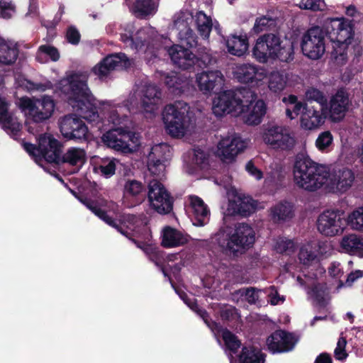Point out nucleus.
Here are the masks:
<instances>
[{"label":"nucleus","mask_w":363,"mask_h":363,"mask_svg":"<svg viewBox=\"0 0 363 363\" xmlns=\"http://www.w3.org/2000/svg\"><path fill=\"white\" fill-rule=\"evenodd\" d=\"M189 240V237L182 232L167 226L162 230V245L164 247H177L184 245Z\"/></svg>","instance_id":"obj_33"},{"label":"nucleus","mask_w":363,"mask_h":363,"mask_svg":"<svg viewBox=\"0 0 363 363\" xmlns=\"http://www.w3.org/2000/svg\"><path fill=\"white\" fill-rule=\"evenodd\" d=\"M18 106L25 116L35 123H42L51 118L55 107L54 100L48 96L41 98L22 97Z\"/></svg>","instance_id":"obj_8"},{"label":"nucleus","mask_w":363,"mask_h":363,"mask_svg":"<svg viewBox=\"0 0 363 363\" xmlns=\"http://www.w3.org/2000/svg\"><path fill=\"white\" fill-rule=\"evenodd\" d=\"M342 252L363 257V236L350 233L341 238L339 242Z\"/></svg>","instance_id":"obj_31"},{"label":"nucleus","mask_w":363,"mask_h":363,"mask_svg":"<svg viewBox=\"0 0 363 363\" xmlns=\"http://www.w3.org/2000/svg\"><path fill=\"white\" fill-rule=\"evenodd\" d=\"M347 341L345 337H340L337 341L336 348L335 349L334 354L337 359L342 360L345 359L347 354L345 352V347Z\"/></svg>","instance_id":"obj_63"},{"label":"nucleus","mask_w":363,"mask_h":363,"mask_svg":"<svg viewBox=\"0 0 363 363\" xmlns=\"http://www.w3.org/2000/svg\"><path fill=\"white\" fill-rule=\"evenodd\" d=\"M323 108L318 109L314 106L309 104L305 108L300 117L301 127L307 130H312L320 126L325 120V116L320 111Z\"/></svg>","instance_id":"obj_30"},{"label":"nucleus","mask_w":363,"mask_h":363,"mask_svg":"<svg viewBox=\"0 0 363 363\" xmlns=\"http://www.w3.org/2000/svg\"><path fill=\"white\" fill-rule=\"evenodd\" d=\"M171 156V147L166 143L154 145L147 155L149 172L157 177L164 176L166 163Z\"/></svg>","instance_id":"obj_22"},{"label":"nucleus","mask_w":363,"mask_h":363,"mask_svg":"<svg viewBox=\"0 0 363 363\" xmlns=\"http://www.w3.org/2000/svg\"><path fill=\"white\" fill-rule=\"evenodd\" d=\"M140 105L147 112H152L157 108L161 101V91L154 84H145L139 88Z\"/></svg>","instance_id":"obj_28"},{"label":"nucleus","mask_w":363,"mask_h":363,"mask_svg":"<svg viewBox=\"0 0 363 363\" xmlns=\"http://www.w3.org/2000/svg\"><path fill=\"white\" fill-rule=\"evenodd\" d=\"M272 22V19L265 16L259 18L256 20L253 29L255 33H260L270 26Z\"/></svg>","instance_id":"obj_64"},{"label":"nucleus","mask_w":363,"mask_h":363,"mask_svg":"<svg viewBox=\"0 0 363 363\" xmlns=\"http://www.w3.org/2000/svg\"><path fill=\"white\" fill-rule=\"evenodd\" d=\"M274 248L278 253L289 255L294 251L295 245L291 240L280 238L276 240Z\"/></svg>","instance_id":"obj_52"},{"label":"nucleus","mask_w":363,"mask_h":363,"mask_svg":"<svg viewBox=\"0 0 363 363\" xmlns=\"http://www.w3.org/2000/svg\"><path fill=\"white\" fill-rule=\"evenodd\" d=\"M139 103L140 104V94L138 88L130 94L128 99L125 101V106L128 111H130L137 107Z\"/></svg>","instance_id":"obj_62"},{"label":"nucleus","mask_w":363,"mask_h":363,"mask_svg":"<svg viewBox=\"0 0 363 363\" xmlns=\"http://www.w3.org/2000/svg\"><path fill=\"white\" fill-rule=\"evenodd\" d=\"M1 127L11 137L16 138L21 131L22 125L11 113H7L0 118Z\"/></svg>","instance_id":"obj_40"},{"label":"nucleus","mask_w":363,"mask_h":363,"mask_svg":"<svg viewBox=\"0 0 363 363\" xmlns=\"http://www.w3.org/2000/svg\"><path fill=\"white\" fill-rule=\"evenodd\" d=\"M125 137L123 135V128L111 129L104 133L101 138L103 143L110 148L124 153L135 152V144L133 140L130 143H125L123 140Z\"/></svg>","instance_id":"obj_25"},{"label":"nucleus","mask_w":363,"mask_h":363,"mask_svg":"<svg viewBox=\"0 0 363 363\" xmlns=\"http://www.w3.org/2000/svg\"><path fill=\"white\" fill-rule=\"evenodd\" d=\"M261 138L265 145L274 150H289L296 145L294 135L284 127L277 125H264Z\"/></svg>","instance_id":"obj_11"},{"label":"nucleus","mask_w":363,"mask_h":363,"mask_svg":"<svg viewBox=\"0 0 363 363\" xmlns=\"http://www.w3.org/2000/svg\"><path fill=\"white\" fill-rule=\"evenodd\" d=\"M325 31L333 43L332 58L337 65H344L347 60V47L354 35L352 21L345 18L330 19L325 23Z\"/></svg>","instance_id":"obj_3"},{"label":"nucleus","mask_w":363,"mask_h":363,"mask_svg":"<svg viewBox=\"0 0 363 363\" xmlns=\"http://www.w3.org/2000/svg\"><path fill=\"white\" fill-rule=\"evenodd\" d=\"M242 91L235 92L233 91H225L218 94L213 102V112L217 116H222L225 114L232 113L234 116H240L242 111Z\"/></svg>","instance_id":"obj_15"},{"label":"nucleus","mask_w":363,"mask_h":363,"mask_svg":"<svg viewBox=\"0 0 363 363\" xmlns=\"http://www.w3.org/2000/svg\"><path fill=\"white\" fill-rule=\"evenodd\" d=\"M62 161L72 166L82 167L86 161V152L82 148L70 147L63 155Z\"/></svg>","instance_id":"obj_44"},{"label":"nucleus","mask_w":363,"mask_h":363,"mask_svg":"<svg viewBox=\"0 0 363 363\" xmlns=\"http://www.w3.org/2000/svg\"><path fill=\"white\" fill-rule=\"evenodd\" d=\"M233 74L241 83L259 86L263 84L267 78V70L253 63H240L235 66Z\"/></svg>","instance_id":"obj_17"},{"label":"nucleus","mask_w":363,"mask_h":363,"mask_svg":"<svg viewBox=\"0 0 363 363\" xmlns=\"http://www.w3.org/2000/svg\"><path fill=\"white\" fill-rule=\"evenodd\" d=\"M161 79L164 80L169 90L174 94H180L184 91L189 82L186 77L176 73L159 72Z\"/></svg>","instance_id":"obj_35"},{"label":"nucleus","mask_w":363,"mask_h":363,"mask_svg":"<svg viewBox=\"0 0 363 363\" xmlns=\"http://www.w3.org/2000/svg\"><path fill=\"white\" fill-rule=\"evenodd\" d=\"M238 200V192L236 191H233L232 194H229L226 208L223 211L224 219L227 216H239V213L247 212L246 209L244 208L240 211Z\"/></svg>","instance_id":"obj_49"},{"label":"nucleus","mask_w":363,"mask_h":363,"mask_svg":"<svg viewBox=\"0 0 363 363\" xmlns=\"http://www.w3.org/2000/svg\"><path fill=\"white\" fill-rule=\"evenodd\" d=\"M226 46L230 54L240 57L248 50V39L245 35H231L226 40Z\"/></svg>","instance_id":"obj_36"},{"label":"nucleus","mask_w":363,"mask_h":363,"mask_svg":"<svg viewBox=\"0 0 363 363\" xmlns=\"http://www.w3.org/2000/svg\"><path fill=\"white\" fill-rule=\"evenodd\" d=\"M16 12V6L11 0H0V13L4 18H11Z\"/></svg>","instance_id":"obj_57"},{"label":"nucleus","mask_w":363,"mask_h":363,"mask_svg":"<svg viewBox=\"0 0 363 363\" xmlns=\"http://www.w3.org/2000/svg\"><path fill=\"white\" fill-rule=\"evenodd\" d=\"M294 181L300 189L315 191L323 187L327 167L313 162L308 157L298 155L294 165Z\"/></svg>","instance_id":"obj_2"},{"label":"nucleus","mask_w":363,"mask_h":363,"mask_svg":"<svg viewBox=\"0 0 363 363\" xmlns=\"http://www.w3.org/2000/svg\"><path fill=\"white\" fill-rule=\"evenodd\" d=\"M343 213L339 210H326L320 213L317 220V229L327 237H334L343 233L346 226Z\"/></svg>","instance_id":"obj_16"},{"label":"nucleus","mask_w":363,"mask_h":363,"mask_svg":"<svg viewBox=\"0 0 363 363\" xmlns=\"http://www.w3.org/2000/svg\"><path fill=\"white\" fill-rule=\"evenodd\" d=\"M292 76L283 71H272L269 74L268 88L274 93H280L286 87L291 86L290 79Z\"/></svg>","instance_id":"obj_34"},{"label":"nucleus","mask_w":363,"mask_h":363,"mask_svg":"<svg viewBox=\"0 0 363 363\" xmlns=\"http://www.w3.org/2000/svg\"><path fill=\"white\" fill-rule=\"evenodd\" d=\"M222 337L223 340L225 344L226 347L232 351L235 352L237 349H238L240 346V342L237 339V337L232 334L228 330H222Z\"/></svg>","instance_id":"obj_55"},{"label":"nucleus","mask_w":363,"mask_h":363,"mask_svg":"<svg viewBox=\"0 0 363 363\" xmlns=\"http://www.w3.org/2000/svg\"><path fill=\"white\" fill-rule=\"evenodd\" d=\"M313 247L310 242L303 245L300 249L298 259L300 262L306 267H309L318 262L315 251Z\"/></svg>","instance_id":"obj_46"},{"label":"nucleus","mask_w":363,"mask_h":363,"mask_svg":"<svg viewBox=\"0 0 363 363\" xmlns=\"http://www.w3.org/2000/svg\"><path fill=\"white\" fill-rule=\"evenodd\" d=\"M306 96L308 100L318 102L321 107L326 103V99L324 94L317 89L311 88L308 89L306 92Z\"/></svg>","instance_id":"obj_60"},{"label":"nucleus","mask_w":363,"mask_h":363,"mask_svg":"<svg viewBox=\"0 0 363 363\" xmlns=\"http://www.w3.org/2000/svg\"><path fill=\"white\" fill-rule=\"evenodd\" d=\"M269 297V302L273 305L282 303L285 301V297L280 295L274 286L269 287L267 291Z\"/></svg>","instance_id":"obj_61"},{"label":"nucleus","mask_w":363,"mask_h":363,"mask_svg":"<svg viewBox=\"0 0 363 363\" xmlns=\"http://www.w3.org/2000/svg\"><path fill=\"white\" fill-rule=\"evenodd\" d=\"M247 145V140L238 135H228L218 143L216 154L223 163L231 164L246 149Z\"/></svg>","instance_id":"obj_14"},{"label":"nucleus","mask_w":363,"mask_h":363,"mask_svg":"<svg viewBox=\"0 0 363 363\" xmlns=\"http://www.w3.org/2000/svg\"><path fill=\"white\" fill-rule=\"evenodd\" d=\"M95 169L105 177H110L115 174L116 162L113 159H104Z\"/></svg>","instance_id":"obj_51"},{"label":"nucleus","mask_w":363,"mask_h":363,"mask_svg":"<svg viewBox=\"0 0 363 363\" xmlns=\"http://www.w3.org/2000/svg\"><path fill=\"white\" fill-rule=\"evenodd\" d=\"M282 101L286 104V115L290 119L296 118L298 115H301L305 111V108L309 104H306L298 101L294 95H289L284 97Z\"/></svg>","instance_id":"obj_39"},{"label":"nucleus","mask_w":363,"mask_h":363,"mask_svg":"<svg viewBox=\"0 0 363 363\" xmlns=\"http://www.w3.org/2000/svg\"><path fill=\"white\" fill-rule=\"evenodd\" d=\"M212 239L223 250L235 252L251 246L255 240V233L250 225L241 223L235 225L233 233L230 234L227 227L221 228Z\"/></svg>","instance_id":"obj_7"},{"label":"nucleus","mask_w":363,"mask_h":363,"mask_svg":"<svg viewBox=\"0 0 363 363\" xmlns=\"http://www.w3.org/2000/svg\"><path fill=\"white\" fill-rule=\"evenodd\" d=\"M192 20L191 13L187 11H180L176 13L172 18V27L177 31L178 38L190 48L197 45L196 36L190 28Z\"/></svg>","instance_id":"obj_21"},{"label":"nucleus","mask_w":363,"mask_h":363,"mask_svg":"<svg viewBox=\"0 0 363 363\" xmlns=\"http://www.w3.org/2000/svg\"><path fill=\"white\" fill-rule=\"evenodd\" d=\"M252 55L261 63L275 59L289 62L293 59L294 47L291 42H283L277 35L269 33L257 38L252 50Z\"/></svg>","instance_id":"obj_4"},{"label":"nucleus","mask_w":363,"mask_h":363,"mask_svg":"<svg viewBox=\"0 0 363 363\" xmlns=\"http://www.w3.org/2000/svg\"><path fill=\"white\" fill-rule=\"evenodd\" d=\"M157 9L156 0H136L133 11L135 15L140 17H145L154 15Z\"/></svg>","instance_id":"obj_43"},{"label":"nucleus","mask_w":363,"mask_h":363,"mask_svg":"<svg viewBox=\"0 0 363 363\" xmlns=\"http://www.w3.org/2000/svg\"><path fill=\"white\" fill-rule=\"evenodd\" d=\"M143 190V185L137 180H128L124 185V194L126 196H137Z\"/></svg>","instance_id":"obj_53"},{"label":"nucleus","mask_w":363,"mask_h":363,"mask_svg":"<svg viewBox=\"0 0 363 363\" xmlns=\"http://www.w3.org/2000/svg\"><path fill=\"white\" fill-rule=\"evenodd\" d=\"M121 40L127 47L143 52L149 55H155V50L161 46V40H167V38L159 35L152 26H145L135 32V26L128 24L121 34Z\"/></svg>","instance_id":"obj_5"},{"label":"nucleus","mask_w":363,"mask_h":363,"mask_svg":"<svg viewBox=\"0 0 363 363\" xmlns=\"http://www.w3.org/2000/svg\"><path fill=\"white\" fill-rule=\"evenodd\" d=\"M313 248L315 251L317 258L319 260L321 257L327 256L330 253L331 245L327 242L312 241Z\"/></svg>","instance_id":"obj_56"},{"label":"nucleus","mask_w":363,"mask_h":363,"mask_svg":"<svg viewBox=\"0 0 363 363\" xmlns=\"http://www.w3.org/2000/svg\"><path fill=\"white\" fill-rule=\"evenodd\" d=\"M191 160L194 164L203 169L208 164L209 154L205 148L195 147L191 151Z\"/></svg>","instance_id":"obj_50"},{"label":"nucleus","mask_w":363,"mask_h":363,"mask_svg":"<svg viewBox=\"0 0 363 363\" xmlns=\"http://www.w3.org/2000/svg\"><path fill=\"white\" fill-rule=\"evenodd\" d=\"M59 126L62 135L67 139L86 140L90 137L85 123L74 114L61 118L59 120Z\"/></svg>","instance_id":"obj_19"},{"label":"nucleus","mask_w":363,"mask_h":363,"mask_svg":"<svg viewBox=\"0 0 363 363\" xmlns=\"http://www.w3.org/2000/svg\"><path fill=\"white\" fill-rule=\"evenodd\" d=\"M242 116L243 121L250 125L259 124L266 113L267 106L262 99H257V94L250 89H243L242 95Z\"/></svg>","instance_id":"obj_12"},{"label":"nucleus","mask_w":363,"mask_h":363,"mask_svg":"<svg viewBox=\"0 0 363 363\" xmlns=\"http://www.w3.org/2000/svg\"><path fill=\"white\" fill-rule=\"evenodd\" d=\"M132 61L123 53H116L107 56L92 68V72L100 79H103L113 70L118 68H127Z\"/></svg>","instance_id":"obj_23"},{"label":"nucleus","mask_w":363,"mask_h":363,"mask_svg":"<svg viewBox=\"0 0 363 363\" xmlns=\"http://www.w3.org/2000/svg\"><path fill=\"white\" fill-rule=\"evenodd\" d=\"M295 342L293 335L282 330L275 331L266 340L268 349L273 353L290 351L294 348Z\"/></svg>","instance_id":"obj_26"},{"label":"nucleus","mask_w":363,"mask_h":363,"mask_svg":"<svg viewBox=\"0 0 363 363\" xmlns=\"http://www.w3.org/2000/svg\"><path fill=\"white\" fill-rule=\"evenodd\" d=\"M22 146L38 163L42 158L50 163L57 162L60 159V143L50 134H44L39 137L38 147L26 142L22 143Z\"/></svg>","instance_id":"obj_10"},{"label":"nucleus","mask_w":363,"mask_h":363,"mask_svg":"<svg viewBox=\"0 0 363 363\" xmlns=\"http://www.w3.org/2000/svg\"><path fill=\"white\" fill-rule=\"evenodd\" d=\"M60 58L58 50L50 45H43L39 47L36 53V59L41 63H45L49 60L57 61Z\"/></svg>","instance_id":"obj_48"},{"label":"nucleus","mask_w":363,"mask_h":363,"mask_svg":"<svg viewBox=\"0 0 363 363\" xmlns=\"http://www.w3.org/2000/svg\"><path fill=\"white\" fill-rule=\"evenodd\" d=\"M189 108L184 101H177L164 108L162 119L164 128L171 136L179 138L191 132L194 123L189 114Z\"/></svg>","instance_id":"obj_6"},{"label":"nucleus","mask_w":363,"mask_h":363,"mask_svg":"<svg viewBox=\"0 0 363 363\" xmlns=\"http://www.w3.org/2000/svg\"><path fill=\"white\" fill-rule=\"evenodd\" d=\"M223 76L218 70L202 72L196 75L199 90L205 94L211 93L216 86L223 84Z\"/></svg>","instance_id":"obj_29"},{"label":"nucleus","mask_w":363,"mask_h":363,"mask_svg":"<svg viewBox=\"0 0 363 363\" xmlns=\"http://www.w3.org/2000/svg\"><path fill=\"white\" fill-rule=\"evenodd\" d=\"M78 199L96 216L110 226L116 228L121 234L128 238L130 235L139 237L140 232L137 228L142 224V222L135 216L133 215H123L120 218V223L118 224L115 220L112 219L104 211L99 208L93 201L83 198H78Z\"/></svg>","instance_id":"obj_9"},{"label":"nucleus","mask_w":363,"mask_h":363,"mask_svg":"<svg viewBox=\"0 0 363 363\" xmlns=\"http://www.w3.org/2000/svg\"><path fill=\"white\" fill-rule=\"evenodd\" d=\"M325 6L323 0H301L299 7L302 9L323 11Z\"/></svg>","instance_id":"obj_58"},{"label":"nucleus","mask_w":363,"mask_h":363,"mask_svg":"<svg viewBox=\"0 0 363 363\" xmlns=\"http://www.w3.org/2000/svg\"><path fill=\"white\" fill-rule=\"evenodd\" d=\"M327 174L323 188L329 192L345 193L352 187L354 180V175L349 169L333 172H330L327 169Z\"/></svg>","instance_id":"obj_18"},{"label":"nucleus","mask_w":363,"mask_h":363,"mask_svg":"<svg viewBox=\"0 0 363 363\" xmlns=\"http://www.w3.org/2000/svg\"><path fill=\"white\" fill-rule=\"evenodd\" d=\"M294 206L289 202H280L270 208L271 219L275 223L291 219L294 215Z\"/></svg>","instance_id":"obj_37"},{"label":"nucleus","mask_w":363,"mask_h":363,"mask_svg":"<svg viewBox=\"0 0 363 363\" xmlns=\"http://www.w3.org/2000/svg\"><path fill=\"white\" fill-rule=\"evenodd\" d=\"M238 201L239 205V208L240 211L244 208L246 209L247 212L245 213H239V216L242 217H247L257 209L258 208V203L257 201L254 200L252 197L250 196L245 195L242 193L238 192Z\"/></svg>","instance_id":"obj_47"},{"label":"nucleus","mask_w":363,"mask_h":363,"mask_svg":"<svg viewBox=\"0 0 363 363\" xmlns=\"http://www.w3.org/2000/svg\"><path fill=\"white\" fill-rule=\"evenodd\" d=\"M333 137L330 131L320 133L315 140V147L320 151L326 150L333 143Z\"/></svg>","instance_id":"obj_54"},{"label":"nucleus","mask_w":363,"mask_h":363,"mask_svg":"<svg viewBox=\"0 0 363 363\" xmlns=\"http://www.w3.org/2000/svg\"><path fill=\"white\" fill-rule=\"evenodd\" d=\"M167 52L173 63L183 69L192 67L198 61L191 50L179 45H172Z\"/></svg>","instance_id":"obj_27"},{"label":"nucleus","mask_w":363,"mask_h":363,"mask_svg":"<svg viewBox=\"0 0 363 363\" xmlns=\"http://www.w3.org/2000/svg\"><path fill=\"white\" fill-rule=\"evenodd\" d=\"M18 56L16 44L0 38V64L11 65Z\"/></svg>","instance_id":"obj_38"},{"label":"nucleus","mask_w":363,"mask_h":363,"mask_svg":"<svg viewBox=\"0 0 363 363\" xmlns=\"http://www.w3.org/2000/svg\"><path fill=\"white\" fill-rule=\"evenodd\" d=\"M240 363H264V356L257 348L244 347L239 355Z\"/></svg>","instance_id":"obj_42"},{"label":"nucleus","mask_w":363,"mask_h":363,"mask_svg":"<svg viewBox=\"0 0 363 363\" xmlns=\"http://www.w3.org/2000/svg\"><path fill=\"white\" fill-rule=\"evenodd\" d=\"M148 189L150 206L160 214L169 213L172 209V201L163 184L154 179L150 182Z\"/></svg>","instance_id":"obj_20"},{"label":"nucleus","mask_w":363,"mask_h":363,"mask_svg":"<svg viewBox=\"0 0 363 363\" xmlns=\"http://www.w3.org/2000/svg\"><path fill=\"white\" fill-rule=\"evenodd\" d=\"M351 105L349 95L344 89L338 90L330 98L329 103L330 117L333 121H341L348 111Z\"/></svg>","instance_id":"obj_24"},{"label":"nucleus","mask_w":363,"mask_h":363,"mask_svg":"<svg viewBox=\"0 0 363 363\" xmlns=\"http://www.w3.org/2000/svg\"><path fill=\"white\" fill-rule=\"evenodd\" d=\"M345 223L351 230L363 233V206L350 211L345 218Z\"/></svg>","instance_id":"obj_41"},{"label":"nucleus","mask_w":363,"mask_h":363,"mask_svg":"<svg viewBox=\"0 0 363 363\" xmlns=\"http://www.w3.org/2000/svg\"><path fill=\"white\" fill-rule=\"evenodd\" d=\"M88 74L85 72L73 73L62 79L57 89L65 95L69 104L89 123L104 125H118L125 120L123 114L118 113L119 104L110 101L99 103L100 113L96 110L95 98L88 85Z\"/></svg>","instance_id":"obj_1"},{"label":"nucleus","mask_w":363,"mask_h":363,"mask_svg":"<svg viewBox=\"0 0 363 363\" xmlns=\"http://www.w3.org/2000/svg\"><path fill=\"white\" fill-rule=\"evenodd\" d=\"M261 290L255 288H247L240 289L237 293L242 296H245L249 303H255L259 298V292Z\"/></svg>","instance_id":"obj_59"},{"label":"nucleus","mask_w":363,"mask_h":363,"mask_svg":"<svg viewBox=\"0 0 363 363\" xmlns=\"http://www.w3.org/2000/svg\"><path fill=\"white\" fill-rule=\"evenodd\" d=\"M191 212L195 218L196 226H203L209 219L210 211L204 201L199 196L191 195L188 197Z\"/></svg>","instance_id":"obj_32"},{"label":"nucleus","mask_w":363,"mask_h":363,"mask_svg":"<svg viewBox=\"0 0 363 363\" xmlns=\"http://www.w3.org/2000/svg\"><path fill=\"white\" fill-rule=\"evenodd\" d=\"M301 50L311 60L320 59L325 52V32L320 27L310 28L302 37Z\"/></svg>","instance_id":"obj_13"},{"label":"nucleus","mask_w":363,"mask_h":363,"mask_svg":"<svg viewBox=\"0 0 363 363\" xmlns=\"http://www.w3.org/2000/svg\"><path fill=\"white\" fill-rule=\"evenodd\" d=\"M194 18L197 30L201 36L203 38H208L213 26L211 18L203 11L197 12Z\"/></svg>","instance_id":"obj_45"}]
</instances>
